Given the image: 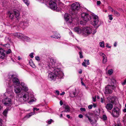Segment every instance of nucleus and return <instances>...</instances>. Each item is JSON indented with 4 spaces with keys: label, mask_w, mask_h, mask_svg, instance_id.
<instances>
[{
    "label": "nucleus",
    "mask_w": 126,
    "mask_h": 126,
    "mask_svg": "<svg viewBox=\"0 0 126 126\" xmlns=\"http://www.w3.org/2000/svg\"><path fill=\"white\" fill-rule=\"evenodd\" d=\"M49 67H51V69L54 71V73L51 72L49 74L48 77L51 79L55 80L56 78L61 79L63 76L62 72L60 69L57 67V64L55 62V60L53 58L50 59Z\"/></svg>",
    "instance_id": "nucleus-1"
},
{
    "label": "nucleus",
    "mask_w": 126,
    "mask_h": 126,
    "mask_svg": "<svg viewBox=\"0 0 126 126\" xmlns=\"http://www.w3.org/2000/svg\"><path fill=\"white\" fill-rule=\"evenodd\" d=\"M22 90L21 87L17 85L15 87V92L16 94H19L18 95L17 100L20 104L28 101L29 99V95L28 94L25 93L24 92L20 93Z\"/></svg>",
    "instance_id": "nucleus-2"
},
{
    "label": "nucleus",
    "mask_w": 126,
    "mask_h": 126,
    "mask_svg": "<svg viewBox=\"0 0 126 126\" xmlns=\"http://www.w3.org/2000/svg\"><path fill=\"white\" fill-rule=\"evenodd\" d=\"M72 10V14L74 17H76L78 15L77 12L79 10L80 7L79 3L78 2H75L73 3L71 5Z\"/></svg>",
    "instance_id": "nucleus-3"
},
{
    "label": "nucleus",
    "mask_w": 126,
    "mask_h": 126,
    "mask_svg": "<svg viewBox=\"0 0 126 126\" xmlns=\"http://www.w3.org/2000/svg\"><path fill=\"white\" fill-rule=\"evenodd\" d=\"M16 76L13 74H9L8 78L10 79H13V82L14 85H18L20 84V82L18 79L16 77Z\"/></svg>",
    "instance_id": "nucleus-4"
},
{
    "label": "nucleus",
    "mask_w": 126,
    "mask_h": 126,
    "mask_svg": "<svg viewBox=\"0 0 126 126\" xmlns=\"http://www.w3.org/2000/svg\"><path fill=\"white\" fill-rule=\"evenodd\" d=\"M92 30L91 27L83 28V35L87 36L92 32Z\"/></svg>",
    "instance_id": "nucleus-5"
},
{
    "label": "nucleus",
    "mask_w": 126,
    "mask_h": 126,
    "mask_svg": "<svg viewBox=\"0 0 126 126\" xmlns=\"http://www.w3.org/2000/svg\"><path fill=\"white\" fill-rule=\"evenodd\" d=\"M81 16L82 19L86 21H88L92 18L88 14L85 12L82 13Z\"/></svg>",
    "instance_id": "nucleus-6"
},
{
    "label": "nucleus",
    "mask_w": 126,
    "mask_h": 126,
    "mask_svg": "<svg viewBox=\"0 0 126 126\" xmlns=\"http://www.w3.org/2000/svg\"><path fill=\"white\" fill-rule=\"evenodd\" d=\"M120 114V110L118 108L116 107L113 109L111 115L113 117H118Z\"/></svg>",
    "instance_id": "nucleus-7"
},
{
    "label": "nucleus",
    "mask_w": 126,
    "mask_h": 126,
    "mask_svg": "<svg viewBox=\"0 0 126 126\" xmlns=\"http://www.w3.org/2000/svg\"><path fill=\"white\" fill-rule=\"evenodd\" d=\"M92 17L93 19L92 24L94 26L97 25L99 21L98 17V16L94 14H91Z\"/></svg>",
    "instance_id": "nucleus-8"
},
{
    "label": "nucleus",
    "mask_w": 126,
    "mask_h": 126,
    "mask_svg": "<svg viewBox=\"0 0 126 126\" xmlns=\"http://www.w3.org/2000/svg\"><path fill=\"white\" fill-rule=\"evenodd\" d=\"M2 101L5 105L8 106L10 105L11 103V100L7 97L3 99Z\"/></svg>",
    "instance_id": "nucleus-9"
},
{
    "label": "nucleus",
    "mask_w": 126,
    "mask_h": 126,
    "mask_svg": "<svg viewBox=\"0 0 126 126\" xmlns=\"http://www.w3.org/2000/svg\"><path fill=\"white\" fill-rule=\"evenodd\" d=\"M50 8L52 9H56L57 8V4L56 2L52 0H50L49 3Z\"/></svg>",
    "instance_id": "nucleus-10"
},
{
    "label": "nucleus",
    "mask_w": 126,
    "mask_h": 126,
    "mask_svg": "<svg viewBox=\"0 0 126 126\" xmlns=\"http://www.w3.org/2000/svg\"><path fill=\"white\" fill-rule=\"evenodd\" d=\"M110 85H108L105 88V93L106 94H110L112 93V89H113Z\"/></svg>",
    "instance_id": "nucleus-11"
},
{
    "label": "nucleus",
    "mask_w": 126,
    "mask_h": 126,
    "mask_svg": "<svg viewBox=\"0 0 126 126\" xmlns=\"http://www.w3.org/2000/svg\"><path fill=\"white\" fill-rule=\"evenodd\" d=\"M64 18L66 21H68L70 23L72 22V17L69 14H65Z\"/></svg>",
    "instance_id": "nucleus-12"
},
{
    "label": "nucleus",
    "mask_w": 126,
    "mask_h": 126,
    "mask_svg": "<svg viewBox=\"0 0 126 126\" xmlns=\"http://www.w3.org/2000/svg\"><path fill=\"white\" fill-rule=\"evenodd\" d=\"M75 31L79 34L81 33L83 34V28L78 27H76L74 29Z\"/></svg>",
    "instance_id": "nucleus-13"
},
{
    "label": "nucleus",
    "mask_w": 126,
    "mask_h": 126,
    "mask_svg": "<svg viewBox=\"0 0 126 126\" xmlns=\"http://www.w3.org/2000/svg\"><path fill=\"white\" fill-rule=\"evenodd\" d=\"M108 99L112 103H113L116 99V97H112L110 96H109L108 98Z\"/></svg>",
    "instance_id": "nucleus-14"
},
{
    "label": "nucleus",
    "mask_w": 126,
    "mask_h": 126,
    "mask_svg": "<svg viewBox=\"0 0 126 126\" xmlns=\"http://www.w3.org/2000/svg\"><path fill=\"white\" fill-rule=\"evenodd\" d=\"M99 55L103 57V63H105L107 62L106 57V55L103 53L101 52Z\"/></svg>",
    "instance_id": "nucleus-15"
},
{
    "label": "nucleus",
    "mask_w": 126,
    "mask_h": 126,
    "mask_svg": "<svg viewBox=\"0 0 126 126\" xmlns=\"http://www.w3.org/2000/svg\"><path fill=\"white\" fill-rule=\"evenodd\" d=\"M21 85L22 87L23 90L25 91H28V89L26 84H25L23 82H21Z\"/></svg>",
    "instance_id": "nucleus-16"
},
{
    "label": "nucleus",
    "mask_w": 126,
    "mask_h": 126,
    "mask_svg": "<svg viewBox=\"0 0 126 126\" xmlns=\"http://www.w3.org/2000/svg\"><path fill=\"white\" fill-rule=\"evenodd\" d=\"M105 107L108 110H110L113 108V105L110 103H108L107 104Z\"/></svg>",
    "instance_id": "nucleus-17"
},
{
    "label": "nucleus",
    "mask_w": 126,
    "mask_h": 126,
    "mask_svg": "<svg viewBox=\"0 0 126 126\" xmlns=\"http://www.w3.org/2000/svg\"><path fill=\"white\" fill-rule=\"evenodd\" d=\"M4 52L3 49L0 48V58L3 59L4 57L5 54Z\"/></svg>",
    "instance_id": "nucleus-18"
},
{
    "label": "nucleus",
    "mask_w": 126,
    "mask_h": 126,
    "mask_svg": "<svg viewBox=\"0 0 126 126\" xmlns=\"http://www.w3.org/2000/svg\"><path fill=\"white\" fill-rule=\"evenodd\" d=\"M14 35L18 38L20 39H22L24 35L21 33H14Z\"/></svg>",
    "instance_id": "nucleus-19"
},
{
    "label": "nucleus",
    "mask_w": 126,
    "mask_h": 126,
    "mask_svg": "<svg viewBox=\"0 0 126 126\" xmlns=\"http://www.w3.org/2000/svg\"><path fill=\"white\" fill-rule=\"evenodd\" d=\"M84 62H83L82 63V65L85 67H87V65L86 64V63L88 65L90 63L89 62V60H84Z\"/></svg>",
    "instance_id": "nucleus-20"
},
{
    "label": "nucleus",
    "mask_w": 126,
    "mask_h": 126,
    "mask_svg": "<svg viewBox=\"0 0 126 126\" xmlns=\"http://www.w3.org/2000/svg\"><path fill=\"white\" fill-rule=\"evenodd\" d=\"M13 13L16 18L20 16L18 10H14L13 11Z\"/></svg>",
    "instance_id": "nucleus-21"
},
{
    "label": "nucleus",
    "mask_w": 126,
    "mask_h": 126,
    "mask_svg": "<svg viewBox=\"0 0 126 126\" xmlns=\"http://www.w3.org/2000/svg\"><path fill=\"white\" fill-rule=\"evenodd\" d=\"M64 109V111L66 112H69L70 111V107L69 106L67 105L65 106Z\"/></svg>",
    "instance_id": "nucleus-22"
},
{
    "label": "nucleus",
    "mask_w": 126,
    "mask_h": 126,
    "mask_svg": "<svg viewBox=\"0 0 126 126\" xmlns=\"http://www.w3.org/2000/svg\"><path fill=\"white\" fill-rule=\"evenodd\" d=\"M112 12H114V14L117 16H120V13L117 12L116 11L114 10L113 9H112L111 11Z\"/></svg>",
    "instance_id": "nucleus-23"
},
{
    "label": "nucleus",
    "mask_w": 126,
    "mask_h": 126,
    "mask_svg": "<svg viewBox=\"0 0 126 126\" xmlns=\"http://www.w3.org/2000/svg\"><path fill=\"white\" fill-rule=\"evenodd\" d=\"M51 38H53L55 39H58L60 38V37L59 34L57 33H55L54 35L51 36Z\"/></svg>",
    "instance_id": "nucleus-24"
},
{
    "label": "nucleus",
    "mask_w": 126,
    "mask_h": 126,
    "mask_svg": "<svg viewBox=\"0 0 126 126\" xmlns=\"http://www.w3.org/2000/svg\"><path fill=\"white\" fill-rule=\"evenodd\" d=\"M116 80L114 79H111V84L110 85L113 88H114V84L116 83Z\"/></svg>",
    "instance_id": "nucleus-25"
},
{
    "label": "nucleus",
    "mask_w": 126,
    "mask_h": 126,
    "mask_svg": "<svg viewBox=\"0 0 126 126\" xmlns=\"http://www.w3.org/2000/svg\"><path fill=\"white\" fill-rule=\"evenodd\" d=\"M75 91H76V89H75ZM70 96L72 97H75L76 95V93L75 91H73L72 92L70 93L69 94Z\"/></svg>",
    "instance_id": "nucleus-26"
},
{
    "label": "nucleus",
    "mask_w": 126,
    "mask_h": 126,
    "mask_svg": "<svg viewBox=\"0 0 126 126\" xmlns=\"http://www.w3.org/2000/svg\"><path fill=\"white\" fill-rule=\"evenodd\" d=\"M85 116L86 117L88 118V119L89 120L91 124L92 125H93L94 123L93 122V120H92L91 119V118L88 116V115H85Z\"/></svg>",
    "instance_id": "nucleus-27"
},
{
    "label": "nucleus",
    "mask_w": 126,
    "mask_h": 126,
    "mask_svg": "<svg viewBox=\"0 0 126 126\" xmlns=\"http://www.w3.org/2000/svg\"><path fill=\"white\" fill-rule=\"evenodd\" d=\"M23 38L24 40L27 41V42H29L30 40V39L28 37H27L26 36L24 35L22 38Z\"/></svg>",
    "instance_id": "nucleus-28"
},
{
    "label": "nucleus",
    "mask_w": 126,
    "mask_h": 126,
    "mask_svg": "<svg viewBox=\"0 0 126 126\" xmlns=\"http://www.w3.org/2000/svg\"><path fill=\"white\" fill-rule=\"evenodd\" d=\"M30 65L32 67H34L35 66L34 64L32 62V59H30L29 62Z\"/></svg>",
    "instance_id": "nucleus-29"
},
{
    "label": "nucleus",
    "mask_w": 126,
    "mask_h": 126,
    "mask_svg": "<svg viewBox=\"0 0 126 126\" xmlns=\"http://www.w3.org/2000/svg\"><path fill=\"white\" fill-rule=\"evenodd\" d=\"M113 126H121L120 121H118L117 122V124H115Z\"/></svg>",
    "instance_id": "nucleus-30"
},
{
    "label": "nucleus",
    "mask_w": 126,
    "mask_h": 126,
    "mask_svg": "<svg viewBox=\"0 0 126 126\" xmlns=\"http://www.w3.org/2000/svg\"><path fill=\"white\" fill-rule=\"evenodd\" d=\"M8 111V109H5L3 112V114L5 116H6V114L7 113Z\"/></svg>",
    "instance_id": "nucleus-31"
},
{
    "label": "nucleus",
    "mask_w": 126,
    "mask_h": 126,
    "mask_svg": "<svg viewBox=\"0 0 126 126\" xmlns=\"http://www.w3.org/2000/svg\"><path fill=\"white\" fill-rule=\"evenodd\" d=\"M34 114V113L33 112H31L30 113L28 114L25 117L29 118L32 115H33Z\"/></svg>",
    "instance_id": "nucleus-32"
},
{
    "label": "nucleus",
    "mask_w": 126,
    "mask_h": 126,
    "mask_svg": "<svg viewBox=\"0 0 126 126\" xmlns=\"http://www.w3.org/2000/svg\"><path fill=\"white\" fill-rule=\"evenodd\" d=\"M102 119L104 121H106L107 119V117L106 115H103Z\"/></svg>",
    "instance_id": "nucleus-33"
},
{
    "label": "nucleus",
    "mask_w": 126,
    "mask_h": 126,
    "mask_svg": "<svg viewBox=\"0 0 126 126\" xmlns=\"http://www.w3.org/2000/svg\"><path fill=\"white\" fill-rule=\"evenodd\" d=\"M9 17L11 19H12L14 17V15L12 13H11L10 12H9Z\"/></svg>",
    "instance_id": "nucleus-34"
},
{
    "label": "nucleus",
    "mask_w": 126,
    "mask_h": 126,
    "mask_svg": "<svg viewBox=\"0 0 126 126\" xmlns=\"http://www.w3.org/2000/svg\"><path fill=\"white\" fill-rule=\"evenodd\" d=\"M100 46L101 47H104V42H100Z\"/></svg>",
    "instance_id": "nucleus-35"
},
{
    "label": "nucleus",
    "mask_w": 126,
    "mask_h": 126,
    "mask_svg": "<svg viewBox=\"0 0 126 126\" xmlns=\"http://www.w3.org/2000/svg\"><path fill=\"white\" fill-rule=\"evenodd\" d=\"M27 23L26 22H24L23 21H22L21 22V24L20 25H21V26H26L27 25H26Z\"/></svg>",
    "instance_id": "nucleus-36"
},
{
    "label": "nucleus",
    "mask_w": 126,
    "mask_h": 126,
    "mask_svg": "<svg viewBox=\"0 0 126 126\" xmlns=\"http://www.w3.org/2000/svg\"><path fill=\"white\" fill-rule=\"evenodd\" d=\"M27 6H28L29 4V2L28 0H23Z\"/></svg>",
    "instance_id": "nucleus-37"
},
{
    "label": "nucleus",
    "mask_w": 126,
    "mask_h": 126,
    "mask_svg": "<svg viewBox=\"0 0 126 126\" xmlns=\"http://www.w3.org/2000/svg\"><path fill=\"white\" fill-rule=\"evenodd\" d=\"M113 72V71L112 69L109 70L108 72V73L110 75Z\"/></svg>",
    "instance_id": "nucleus-38"
},
{
    "label": "nucleus",
    "mask_w": 126,
    "mask_h": 126,
    "mask_svg": "<svg viewBox=\"0 0 126 126\" xmlns=\"http://www.w3.org/2000/svg\"><path fill=\"white\" fill-rule=\"evenodd\" d=\"M79 55H80V58H83V57L82 55V52L80 50V51L79 52Z\"/></svg>",
    "instance_id": "nucleus-39"
},
{
    "label": "nucleus",
    "mask_w": 126,
    "mask_h": 126,
    "mask_svg": "<svg viewBox=\"0 0 126 126\" xmlns=\"http://www.w3.org/2000/svg\"><path fill=\"white\" fill-rule=\"evenodd\" d=\"M112 15H109V17L110 19V20H112L113 19V18L112 17Z\"/></svg>",
    "instance_id": "nucleus-40"
},
{
    "label": "nucleus",
    "mask_w": 126,
    "mask_h": 126,
    "mask_svg": "<svg viewBox=\"0 0 126 126\" xmlns=\"http://www.w3.org/2000/svg\"><path fill=\"white\" fill-rule=\"evenodd\" d=\"M36 60L38 61H39L40 60V58L38 56H36L35 57Z\"/></svg>",
    "instance_id": "nucleus-41"
},
{
    "label": "nucleus",
    "mask_w": 126,
    "mask_h": 126,
    "mask_svg": "<svg viewBox=\"0 0 126 126\" xmlns=\"http://www.w3.org/2000/svg\"><path fill=\"white\" fill-rule=\"evenodd\" d=\"M80 110L82 111H86V109L85 108H80Z\"/></svg>",
    "instance_id": "nucleus-42"
},
{
    "label": "nucleus",
    "mask_w": 126,
    "mask_h": 126,
    "mask_svg": "<svg viewBox=\"0 0 126 126\" xmlns=\"http://www.w3.org/2000/svg\"><path fill=\"white\" fill-rule=\"evenodd\" d=\"M33 52H32L30 54L29 56L31 57V58H33Z\"/></svg>",
    "instance_id": "nucleus-43"
},
{
    "label": "nucleus",
    "mask_w": 126,
    "mask_h": 126,
    "mask_svg": "<svg viewBox=\"0 0 126 126\" xmlns=\"http://www.w3.org/2000/svg\"><path fill=\"white\" fill-rule=\"evenodd\" d=\"M39 110V109L38 108H33V111L34 112V111L35 110H36V111H37Z\"/></svg>",
    "instance_id": "nucleus-44"
},
{
    "label": "nucleus",
    "mask_w": 126,
    "mask_h": 126,
    "mask_svg": "<svg viewBox=\"0 0 126 126\" xmlns=\"http://www.w3.org/2000/svg\"><path fill=\"white\" fill-rule=\"evenodd\" d=\"M11 50L10 49H9L7 51V54H9L11 53Z\"/></svg>",
    "instance_id": "nucleus-45"
},
{
    "label": "nucleus",
    "mask_w": 126,
    "mask_h": 126,
    "mask_svg": "<svg viewBox=\"0 0 126 126\" xmlns=\"http://www.w3.org/2000/svg\"><path fill=\"white\" fill-rule=\"evenodd\" d=\"M52 119H50L48 121L47 123L49 124H50L51 122L52 121Z\"/></svg>",
    "instance_id": "nucleus-46"
},
{
    "label": "nucleus",
    "mask_w": 126,
    "mask_h": 126,
    "mask_svg": "<svg viewBox=\"0 0 126 126\" xmlns=\"http://www.w3.org/2000/svg\"><path fill=\"white\" fill-rule=\"evenodd\" d=\"M2 120L1 119H0V126H2Z\"/></svg>",
    "instance_id": "nucleus-47"
},
{
    "label": "nucleus",
    "mask_w": 126,
    "mask_h": 126,
    "mask_svg": "<svg viewBox=\"0 0 126 126\" xmlns=\"http://www.w3.org/2000/svg\"><path fill=\"white\" fill-rule=\"evenodd\" d=\"M93 107V105H89L88 106V108L89 109H92Z\"/></svg>",
    "instance_id": "nucleus-48"
},
{
    "label": "nucleus",
    "mask_w": 126,
    "mask_h": 126,
    "mask_svg": "<svg viewBox=\"0 0 126 126\" xmlns=\"http://www.w3.org/2000/svg\"><path fill=\"white\" fill-rule=\"evenodd\" d=\"M126 79L125 80H124V82L122 83V84L123 85H125L126 84Z\"/></svg>",
    "instance_id": "nucleus-49"
},
{
    "label": "nucleus",
    "mask_w": 126,
    "mask_h": 126,
    "mask_svg": "<svg viewBox=\"0 0 126 126\" xmlns=\"http://www.w3.org/2000/svg\"><path fill=\"white\" fill-rule=\"evenodd\" d=\"M81 83L82 85H83L85 86V84H84V83L82 81V79H81Z\"/></svg>",
    "instance_id": "nucleus-50"
},
{
    "label": "nucleus",
    "mask_w": 126,
    "mask_h": 126,
    "mask_svg": "<svg viewBox=\"0 0 126 126\" xmlns=\"http://www.w3.org/2000/svg\"><path fill=\"white\" fill-rule=\"evenodd\" d=\"M79 117L80 118H82L83 117V116L82 115L80 114L79 115Z\"/></svg>",
    "instance_id": "nucleus-51"
},
{
    "label": "nucleus",
    "mask_w": 126,
    "mask_h": 126,
    "mask_svg": "<svg viewBox=\"0 0 126 126\" xmlns=\"http://www.w3.org/2000/svg\"><path fill=\"white\" fill-rule=\"evenodd\" d=\"M55 93L57 94L58 95L59 94V92L58 91L56 90L55 91Z\"/></svg>",
    "instance_id": "nucleus-52"
},
{
    "label": "nucleus",
    "mask_w": 126,
    "mask_h": 126,
    "mask_svg": "<svg viewBox=\"0 0 126 126\" xmlns=\"http://www.w3.org/2000/svg\"><path fill=\"white\" fill-rule=\"evenodd\" d=\"M101 2L100 1H97V5H99L100 4Z\"/></svg>",
    "instance_id": "nucleus-53"
},
{
    "label": "nucleus",
    "mask_w": 126,
    "mask_h": 126,
    "mask_svg": "<svg viewBox=\"0 0 126 126\" xmlns=\"http://www.w3.org/2000/svg\"><path fill=\"white\" fill-rule=\"evenodd\" d=\"M93 100L94 102H95L96 101V97L94 98V97H93Z\"/></svg>",
    "instance_id": "nucleus-54"
},
{
    "label": "nucleus",
    "mask_w": 126,
    "mask_h": 126,
    "mask_svg": "<svg viewBox=\"0 0 126 126\" xmlns=\"http://www.w3.org/2000/svg\"><path fill=\"white\" fill-rule=\"evenodd\" d=\"M101 102L102 103H103V102L104 100L102 98H101Z\"/></svg>",
    "instance_id": "nucleus-55"
},
{
    "label": "nucleus",
    "mask_w": 126,
    "mask_h": 126,
    "mask_svg": "<svg viewBox=\"0 0 126 126\" xmlns=\"http://www.w3.org/2000/svg\"><path fill=\"white\" fill-rule=\"evenodd\" d=\"M60 104L62 106L63 104V103L62 101L61 100L60 102Z\"/></svg>",
    "instance_id": "nucleus-56"
},
{
    "label": "nucleus",
    "mask_w": 126,
    "mask_h": 126,
    "mask_svg": "<svg viewBox=\"0 0 126 126\" xmlns=\"http://www.w3.org/2000/svg\"><path fill=\"white\" fill-rule=\"evenodd\" d=\"M65 94V92H63L62 93L60 94V95H64Z\"/></svg>",
    "instance_id": "nucleus-57"
},
{
    "label": "nucleus",
    "mask_w": 126,
    "mask_h": 126,
    "mask_svg": "<svg viewBox=\"0 0 126 126\" xmlns=\"http://www.w3.org/2000/svg\"><path fill=\"white\" fill-rule=\"evenodd\" d=\"M107 44V45L106 46V47L109 48H110V47H111L110 46H108V44Z\"/></svg>",
    "instance_id": "nucleus-58"
},
{
    "label": "nucleus",
    "mask_w": 126,
    "mask_h": 126,
    "mask_svg": "<svg viewBox=\"0 0 126 126\" xmlns=\"http://www.w3.org/2000/svg\"><path fill=\"white\" fill-rule=\"evenodd\" d=\"M123 110V112H126V109H124Z\"/></svg>",
    "instance_id": "nucleus-59"
},
{
    "label": "nucleus",
    "mask_w": 126,
    "mask_h": 126,
    "mask_svg": "<svg viewBox=\"0 0 126 126\" xmlns=\"http://www.w3.org/2000/svg\"><path fill=\"white\" fill-rule=\"evenodd\" d=\"M66 117L68 118L69 119L70 118V116L69 115H66Z\"/></svg>",
    "instance_id": "nucleus-60"
},
{
    "label": "nucleus",
    "mask_w": 126,
    "mask_h": 126,
    "mask_svg": "<svg viewBox=\"0 0 126 126\" xmlns=\"http://www.w3.org/2000/svg\"><path fill=\"white\" fill-rule=\"evenodd\" d=\"M108 8H109V9H110V10L111 9V11L112 10V9H113L111 7H110V6H109V7H108Z\"/></svg>",
    "instance_id": "nucleus-61"
},
{
    "label": "nucleus",
    "mask_w": 126,
    "mask_h": 126,
    "mask_svg": "<svg viewBox=\"0 0 126 126\" xmlns=\"http://www.w3.org/2000/svg\"><path fill=\"white\" fill-rule=\"evenodd\" d=\"M76 47L78 49L81 50V48L77 46Z\"/></svg>",
    "instance_id": "nucleus-62"
},
{
    "label": "nucleus",
    "mask_w": 126,
    "mask_h": 126,
    "mask_svg": "<svg viewBox=\"0 0 126 126\" xmlns=\"http://www.w3.org/2000/svg\"><path fill=\"white\" fill-rule=\"evenodd\" d=\"M116 45H117L116 43V42H115L114 43V46L115 47H116Z\"/></svg>",
    "instance_id": "nucleus-63"
},
{
    "label": "nucleus",
    "mask_w": 126,
    "mask_h": 126,
    "mask_svg": "<svg viewBox=\"0 0 126 126\" xmlns=\"http://www.w3.org/2000/svg\"><path fill=\"white\" fill-rule=\"evenodd\" d=\"M93 106L94 107H96V105L94 104H93Z\"/></svg>",
    "instance_id": "nucleus-64"
}]
</instances>
